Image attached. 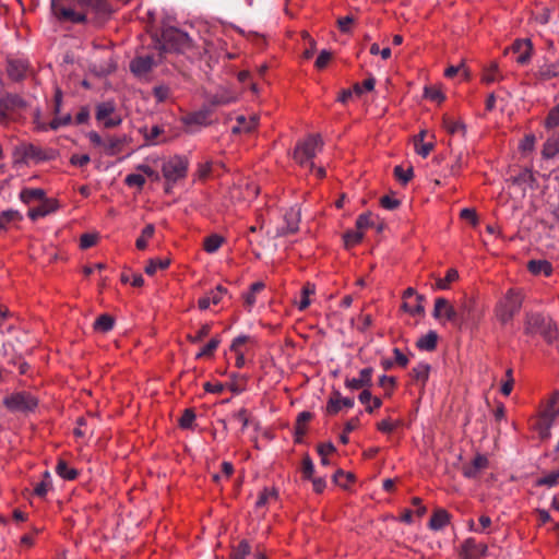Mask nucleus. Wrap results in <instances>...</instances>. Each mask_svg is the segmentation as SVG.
Instances as JSON below:
<instances>
[{"label":"nucleus","mask_w":559,"mask_h":559,"mask_svg":"<svg viewBox=\"0 0 559 559\" xmlns=\"http://www.w3.org/2000/svg\"><path fill=\"white\" fill-rule=\"evenodd\" d=\"M195 420V413L192 408H186L179 419L182 429H190Z\"/></svg>","instance_id":"obj_54"},{"label":"nucleus","mask_w":559,"mask_h":559,"mask_svg":"<svg viewBox=\"0 0 559 559\" xmlns=\"http://www.w3.org/2000/svg\"><path fill=\"white\" fill-rule=\"evenodd\" d=\"M56 473L64 480H74L79 476L78 469L70 467L63 460L58 461Z\"/></svg>","instance_id":"obj_32"},{"label":"nucleus","mask_w":559,"mask_h":559,"mask_svg":"<svg viewBox=\"0 0 559 559\" xmlns=\"http://www.w3.org/2000/svg\"><path fill=\"white\" fill-rule=\"evenodd\" d=\"M474 301L472 299H464L459 307L460 323L468 320L472 317V307Z\"/></svg>","instance_id":"obj_55"},{"label":"nucleus","mask_w":559,"mask_h":559,"mask_svg":"<svg viewBox=\"0 0 559 559\" xmlns=\"http://www.w3.org/2000/svg\"><path fill=\"white\" fill-rule=\"evenodd\" d=\"M3 405L12 413L33 412L38 405V399L29 392L20 391L7 395Z\"/></svg>","instance_id":"obj_6"},{"label":"nucleus","mask_w":559,"mask_h":559,"mask_svg":"<svg viewBox=\"0 0 559 559\" xmlns=\"http://www.w3.org/2000/svg\"><path fill=\"white\" fill-rule=\"evenodd\" d=\"M162 45L166 51L186 52L192 47L189 35L176 27H166L162 32Z\"/></svg>","instance_id":"obj_4"},{"label":"nucleus","mask_w":559,"mask_h":559,"mask_svg":"<svg viewBox=\"0 0 559 559\" xmlns=\"http://www.w3.org/2000/svg\"><path fill=\"white\" fill-rule=\"evenodd\" d=\"M211 110L210 109H201L194 112H190L182 118V123L186 127L199 126L205 127L211 123Z\"/></svg>","instance_id":"obj_21"},{"label":"nucleus","mask_w":559,"mask_h":559,"mask_svg":"<svg viewBox=\"0 0 559 559\" xmlns=\"http://www.w3.org/2000/svg\"><path fill=\"white\" fill-rule=\"evenodd\" d=\"M559 75V63L544 64L538 70V76L542 80H550Z\"/></svg>","instance_id":"obj_44"},{"label":"nucleus","mask_w":559,"mask_h":559,"mask_svg":"<svg viewBox=\"0 0 559 559\" xmlns=\"http://www.w3.org/2000/svg\"><path fill=\"white\" fill-rule=\"evenodd\" d=\"M115 325V319L107 314H100L94 322V330L98 332H109Z\"/></svg>","instance_id":"obj_37"},{"label":"nucleus","mask_w":559,"mask_h":559,"mask_svg":"<svg viewBox=\"0 0 559 559\" xmlns=\"http://www.w3.org/2000/svg\"><path fill=\"white\" fill-rule=\"evenodd\" d=\"M211 324L209 323H205L203 325H201L194 334H188L187 335V338L189 342L191 343H200L202 342L211 332Z\"/></svg>","instance_id":"obj_49"},{"label":"nucleus","mask_w":559,"mask_h":559,"mask_svg":"<svg viewBox=\"0 0 559 559\" xmlns=\"http://www.w3.org/2000/svg\"><path fill=\"white\" fill-rule=\"evenodd\" d=\"M257 118L251 117L249 120L245 116L237 117V124L233 127L234 133L250 132L257 127Z\"/></svg>","instance_id":"obj_34"},{"label":"nucleus","mask_w":559,"mask_h":559,"mask_svg":"<svg viewBox=\"0 0 559 559\" xmlns=\"http://www.w3.org/2000/svg\"><path fill=\"white\" fill-rule=\"evenodd\" d=\"M312 414L310 412H301L298 414L295 424V441L301 442L302 437L307 432V424L311 420Z\"/></svg>","instance_id":"obj_25"},{"label":"nucleus","mask_w":559,"mask_h":559,"mask_svg":"<svg viewBox=\"0 0 559 559\" xmlns=\"http://www.w3.org/2000/svg\"><path fill=\"white\" fill-rule=\"evenodd\" d=\"M443 127L450 134L461 132L464 135L466 132L465 124L462 121H454L447 117L443 118Z\"/></svg>","instance_id":"obj_48"},{"label":"nucleus","mask_w":559,"mask_h":559,"mask_svg":"<svg viewBox=\"0 0 559 559\" xmlns=\"http://www.w3.org/2000/svg\"><path fill=\"white\" fill-rule=\"evenodd\" d=\"M73 5H79L80 9L83 7L82 0H51V11L52 14L59 12L64 9L72 8Z\"/></svg>","instance_id":"obj_46"},{"label":"nucleus","mask_w":559,"mask_h":559,"mask_svg":"<svg viewBox=\"0 0 559 559\" xmlns=\"http://www.w3.org/2000/svg\"><path fill=\"white\" fill-rule=\"evenodd\" d=\"M154 58L152 56H139L130 63L131 72L136 76L147 74L154 67Z\"/></svg>","instance_id":"obj_19"},{"label":"nucleus","mask_w":559,"mask_h":559,"mask_svg":"<svg viewBox=\"0 0 559 559\" xmlns=\"http://www.w3.org/2000/svg\"><path fill=\"white\" fill-rule=\"evenodd\" d=\"M506 381L501 385V393L506 396L510 395L513 390L514 379H513V370L512 368L507 369L506 371Z\"/></svg>","instance_id":"obj_60"},{"label":"nucleus","mask_w":559,"mask_h":559,"mask_svg":"<svg viewBox=\"0 0 559 559\" xmlns=\"http://www.w3.org/2000/svg\"><path fill=\"white\" fill-rule=\"evenodd\" d=\"M459 278V272L456 269H449L443 278H439L436 282V287L441 290H445L450 287V284Z\"/></svg>","instance_id":"obj_41"},{"label":"nucleus","mask_w":559,"mask_h":559,"mask_svg":"<svg viewBox=\"0 0 559 559\" xmlns=\"http://www.w3.org/2000/svg\"><path fill=\"white\" fill-rule=\"evenodd\" d=\"M219 344L221 338L218 336L212 337L209 343L203 346L201 350L195 355V358L200 359L202 357H212Z\"/></svg>","instance_id":"obj_43"},{"label":"nucleus","mask_w":559,"mask_h":559,"mask_svg":"<svg viewBox=\"0 0 559 559\" xmlns=\"http://www.w3.org/2000/svg\"><path fill=\"white\" fill-rule=\"evenodd\" d=\"M301 473H302V477L305 479H311L313 477L314 465H313V462H312V460L310 459L309 455H306L302 459Z\"/></svg>","instance_id":"obj_61"},{"label":"nucleus","mask_w":559,"mask_h":559,"mask_svg":"<svg viewBox=\"0 0 559 559\" xmlns=\"http://www.w3.org/2000/svg\"><path fill=\"white\" fill-rule=\"evenodd\" d=\"M536 138L534 134H526L520 142L519 148L522 153L532 152L535 147Z\"/></svg>","instance_id":"obj_63"},{"label":"nucleus","mask_w":559,"mask_h":559,"mask_svg":"<svg viewBox=\"0 0 559 559\" xmlns=\"http://www.w3.org/2000/svg\"><path fill=\"white\" fill-rule=\"evenodd\" d=\"M21 218V214L15 210L3 211L0 214V228H4L8 223L20 221Z\"/></svg>","instance_id":"obj_57"},{"label":"nucleus","mask_w":559,"mask_h":559,"mask_svg":"<svg viewBox=\"0 0 559 559\" xmlns=\"http://www.w3.org/2000/svg\"><path fill=\"white\" fill-rule=\"evenodd\" d=\"M316 293V285L312 283H306L301 288V298L297 305V308L302 311L310 305L309 297Z\"/></svg>","instance_id":"obj_38"},{"label":"nucleus","mask_w":559,"mask_h":559,"mask_svg":"<svg viewBox=\"0 0 559 559\" xmlns=\"http://www.w3.org/2000/svg\"><path fill=\"white\" fill-rule=\"evenodd\" d=\"M124 183L128 187H136L141 190L145 185V177L142 174H129L124 178Z\"/></svg>","instance_id":"obj_58"},{"label":"nucleus","mask_w":559,"mask_h":559,"mask_svg":"<svg viewBox=\"0 0 559 559\" xmlns=\"http://www.w3.org/2000/svg\"><path fill=\"white\" fill-rule=\"evenodd\" d=\"M423 301L424 296H416V299H414V301H404L402 308L405 312H408L412 316L423 314L425 311Z\"/></svg>","instance_id":"obj_35"},{"label":"nucleus","mask_w":559,"mask_h":559,"mask_svg":"<svg viewBox=\"0 0 559 559\" xmlns=\"http://www.w3.org/2000/svg\"><path fill=\"white\" fill-rule=\"evenodd\" d=\"M284 221L285 226H283L277 235L278 236H285L288 234H294L299 228V222H300V212L297 209L290 207L286 213L284 214Z\"/></svg>","instance_id":"obj_18"},{"label":"nucleus","mask_w":559,"mask_h":559,"mask_svg":"<svg viewBox=\"0 0 559 559\" xmlns=\"http://www.w3.org/2000/svg\"><path fill=\"white\" fill-rule=\"evenodd\" d=\"M489 465L488 457L484 454H476L471 463L462 466V474L466 478H477Z\"/></svg>","instance_id":"obj_13"},{"label":"nucleus","mask_w":559,"mask_h":559,"mask_svg":"<svg viewBox=\"0 0 559 559\" xmlns=\"http://www.w3.org/2000/svg\"><path fill=\"white\" fill-rule=\"evenodd\" d=\"M355 402L352 397H343L338 391H333L325 406V413L330 416L336 415L343 407L352 408Z\"/></svg>","instance_id":"obj_12"},{"label":"nucleus","mask_w":559,"mask_h":559,"mask_svg":"<svg viewBox=\"0 0 559 559\" xmlns=\"http://www.w3.org/2000/svg\"><path fill=\"white\" fill-rule=\"evenodd\" d=\"M189 169V160L186 156L175 155L166 160L162 166L163 177L166 180V192H169L170 187L177 181L187 177Z\"/></svg>","instance_id":"obj_3"},{"label":"nucleus","mask_w":559,"mask_h":559,"mask_svg":"<svg viewBox=\"0 0 559 559\" xmlns=\"http://www.w3.org/2000/svg\"><path fill=\"white\" fill-rule=\"evenodd\" d=\"M438 343V334L436 331H429L425 335L420 336L416 346L421 350L432 352L436 349Z\"/></svg>","instance_id":"obj_28"},{"label":"nucleus","mask_w":559,"mask_h":559,"mask_svg":"<svg viewBox=\"0 0 559 559\" xmlns=\"http://www.w3.org/2000/svg\"><path fill=\"white\" fill-rule=\"evenodd\" d=\"M52 488L49 472L44 473V479L38 483L34 488V493L40 498H44L47 492Z\"/></svg>","instance_id":"obj_45"},{"label":"nucleus","mask_w":559,"mask_h":559,"mask_svg":"<svg viewBox=\"0 0 559 559\" xmlns=\"http://www.w3.org/2000/svg\"><path fill=\"white\" fill-rule=\"evenodd\" d=\"M28 61L26 59L9 58L7 60V72L10 79L21 81L28 71Z\"/></svg>","instance_id":"obj_15"},{"label":"nucleus","mask_w":559,"mask_h":559,"mask_svg":"<svg viewBox=\"0 0 559 559\" xmlns=\"http://www.w3.org/2000/svg\"><path fill=\"white\" fill-rule=\"evenodd\" d=\"M432 316L437 320L444 319V321L461 325L459 311L445 298L439 297L435 300Z\"/></svg>","instance_id":"obj_8"},{"label":"nucleus","mask_w":559,"mask_h":559,"mask_svg":"<svg viewBox=\"0 0 559 559\" xmlns=\"http://www.w3.org/2000/svg\"><path fill=\"white\" fill-rule=\"evenodd\" d=\"M264 283L255 282L250 286L249 290L243 294L245 306L248 309H251L255 305L257 294L261 293L264 289Z\"/></svg>","instance_id":"obj_31"},{"label":"nucleus","mask_w":559,"mask_h":559,"mask_svg":"<svg viewBox=\"0 0 559 559\" xmlns=\"http://www.w3.org/2000/svg\"><path fill=\"white\" fill-rule=\"evenodd\" d=\"M276 498V492L273 489L264 488L257 499L255 506L258 508L264 507L271 499Z\"/></svg>","instance_id":"obj_59"},{"label":"nucleus","mask_w":559,"mask_h":559,"mask_svg":"<svg viewBox=\"0 0 559 559\" xmlns=\"http://www.w3.org/2000/svg\"><path fill=\"white\" fill-rule=\"evenodd\" d=\"M364 234L360 230H349L344 234V243L346 248L356 246L362 240Z\"/></svg>","instance_id":"obj_50"},{"label":"nucleus","mask_w":559,"mask_h":559,"mask_svg":"<svg viewBox=\"0 0 559 559\" xmlns=\"http://www.w3.org/2000/svg\"><path fill=\"white\" fill-rule=\"evenodd\" d=\"M155 227L153 224H147L135 241V247L139 250H145L147 248L148 240L154 236Z\"/></svg>","instance_id":"obj_39"},{"label":"nucleus","mask_w":559,"mask_h":559,"mask_svg":"<svg viewBox=\"0 0 559 559\" xmlns=\"http://www.w3.org/2000/svg\"><path fill=\"white\" fill-rule=\"evenodd\" d=\"M46 198V192L40 188H25L20 192V199L23 203L29 204L33 201H41Z\"/></svg>","instance_id":"obj_29"},{"label":"nucleus","mask_w":559,"mask_h":559,"mask_svg":"<svg viewBox=\"0 0 559 559\" xmlns=\"http://www.w3.org/2000/svg\"><path fill=\"white\" fill-rule=\"evenodd\" d=\"M358 400L361 404L366 405V412L369 414L382 405V400L378 396H372L370 389L362 390L358 395Z\"/></svg>","instance_id":"obj_24"},{"label":"nucleus","mask_w":559,"mask_h":559,"mask_svg":"<svg viewBox=\"0 0 559 559\" xmlns=\"http://www.w3.org/2000/svg\"><path fill=\"white\" fill-rule=\"evenodd\" d=\"M251 547L247 540H241L233 550V559H246Z\"/></svg>","instance_id":"obj_56"},{"label":"nucleus","mask_w":559,"mask_h":559,"mask_svg":"<svg viewBox=\"0 0 559 559\" xmlns=\"http://www.w3.org/2000/svg\"><path fill=\"white\" fill-rule=\"evenodd\" d=\"M559 485V469L557 472L549 473L544 477L536 480V486L555 487Z\"/></svg>","instance_id":"obj_51"},{"label":"nucleus","mask_w":559,"mask_h":559,"mask_svg":"<svg viewBox=\"0 0 559 559\" xmlns=\"http://www.w3.org/2000/svg\"><path fill=\"white\" fill-rule=\"evenodd\" d=\"M333 480L336 485L347 488L348 484L355 480V476L352 473H346L343 469H337L333 475Z\"/></svg>","instance_id":"obj_47"},{"label":"nucleus","mask_w":559,"mask_h":559,"mask_svg":"<svg viewBox=\"0 0 559 559\" xmlns=\"http://www.w3.org/2000/svg\"><path fill=\"white\" fill-rule=\"evenodd\" d=\"M84 14H87V23L93 26L105 25L112 16L115 9L108 0H82Z\"/></svg>","instance_id":"obj_2"},{"label":"nucleus","mask_w":559,"mask_h":559,"mask_svg":"<svg viewBox=\"0 0 559 559\" xmlns=\"http://www.w3.org/2000/svg\"><path fill=\"white\" fill-rule=\"evenodd\" d=\"M487 546L476 543L474 538H467L463 542L460 549L461 559H479L485 556Z\"/></svg>","instance_id":"obj_10"},{"label":"nucleus","mask_w":559,"mask_h":559,"mask_svg":"<svg viewBox=\"0 0 559 559\" xmlns=\"http://www.w3.org/2000/svg\"><path fill=\"white\" fill-rule=\"evenodd\" d=\"M72 122V117L70 114H67L62 117H55L50 122H49V128L51 130H57L61 127H66V126H69L70 123Z\"/></svg>","instance_id":"obj_62"},{"label":"nucleus","mask_w":559,"mask_h":559,"mask_svg":"<svg viewBox=\"0 0 559 559\" xmlns=\"http://www.w3.org/2000/svg\"><path fill=\"white\" fill-rule=\"evenodd\" d=\"M372 376L373 369L371 367H367L359 371L358 378H346L344 384L352 391L370 389L372 386Z\"/></svg>","instance_id":"obj_11"},{"label":"nucleus","mask_w":559,"mask_h":559,"mask_svg":"<svg viewBox=\"0 0 559 559\" xmlns=\"http://www.w3.org/2000/svg\"><path fill=\"white\" fill-rule=\"evenodd\" d=\"M522 307V298L513 289L508 290L504 298L496 306V317L502 323L507 324L519 313Z\"/></svg>","instance_id":"obj_5"},{"label":"nucleus","mask_w":559,"mask_h":559,"mask_svg":"<svg viewBox=\"0 0 559 559\" xmlns=\"http://www.w3.org/2000/svg\"><path fill=\"white\" fill-rule=\"evenodd\" d=\"M116 111V105L112 100L99 103L96 106L95 118L104 122L105 128H115L121 123L120 117H111Z\"/></svg>","instance_id":"obj_9"},{"label":"nucleus","mask_w":559,"mask_h":559,"mask_svg":"<svg viewBox=\"0 0 559 559\" xmlns=\"http://www.w3.org/2000/svg\"><path fill=\"white\" fill-rule=\"evenodd\" d=\"M543 124L547 132L559 131V103L549 110Z\"/></svg>","instance_id":"obj_33"},{"label":"nucleus","mask_w":559,"mask_h":559,"mask_svg":"<svg viewBox=\"0 0 559 559\" xmlns=\"http://www.w3.org/2000/svg\"><path fill=\"white\" fill-rule=\"evenodd\" d=\"M511 50L518 55L515 60L519 64H526L532 56V41L530 39H516L512 44Z\"/></svg>","instance_id":"obj_17"},{"label":"nucleus","mask_w":559,"mask_h":559,"mask_svg":"<svg viewBox=\"0 0 559 559\" xmlns=\"http://www.w3.org/2000/svg\"><path fill=\"white\" fill-rule=\"evenodd\" d=\"M59 207L58 201L56 199L45 198L40 201V204L36 207L29 209L27 215L32 221H36L39 217H44L48 214L56 212Z\"/></svg>","instance_id":"obj_16"},{"label":"nucleus","mask_w":559,"mask_h":559,"mask_svg":"<svg viewBox=\"0 0 559 559\" xmlns=\"http://www.w3.org/2000/svg\"><path fill=\"white\" fill-rule=\"evenodd\" d=\"M224 242V238L217 234H212L204 238L203 249L207 253H215Z\"/></svg>","instance_id":"obj_36"},{"label":"nucleus","mask_w":559,"mask_h":559,"mask_svg":"<svg viewBox=\"0 0 559 559\" xmlns=\"http://www.w3.org/2000/svg\"><path fill=\"white\" fill-rule=\"evenodd\" d=\"M323 141L320 134H309L306 139L298 142L294 150V159L302 167L310 170L314 168L312 159L322 150Z\"/></svg>","instance_id":"obj_1"},{"label":"nucleus","mask_w":559,"mask_h":559,"mask_svg":"<svg viewBox=\"0 0 559 559\" xmlns=\"http://www.w3.org/2000/svg\"><path fill=\"white\" fill-rule=\"evenodd\" d=\"M430 365L427 362L417 364L411 371V377L414 381L424 388L429 379Z\"/></svg>","instance_id":"obj_26"},{"label":"nucleus","mask_w":559,"mask_h":559,"mask_svg":"<svg viewBox=\"0 0 559 559\" xmlns=\"http://www.w3.org/2000/svg\"><path fill=\"white\" fill-rule=\"evenodd\" d=\"M451 515L444 509H437L428 523L429 528L432 531H440L450 523Z\"/></svg>","instance_id":"obj_23"},{"label":"nucleus","mask_w":559,"mask_h":559,"mask_svg":"<svg viewBox=\"0 0 559 559\" xmlns=\"http://www.w3.org/2000/svg\"><path fill=\"white\" fill-rule=\"evenodd\" d=\"M53 15L61 22H70L73 24L87 23V14H84V10L80 9L79 5L61 10L53 13Z\"/></svg>","instance_id":"obj_14"},{"label":"nucleus","mask_w":559,"mask_h":559,"mask_svg":"<svg viewBox=\"0 0 559 559\" xmlns=\"http://www.w3.org/2000/svg\"><path fill=\"white\" fill-rule=\"evenodd\" d=\"M502 75L500 74L498 64L492 62L488 68L484 70L483 81L487 84L500 81Z\"/></svg>","instance_id":"obj_42"},{"label":"nucleus","mask_w":559,"mask_h":559,"mask_svg":"<svg viewBox=\"0 0 559 559\" xmlns=\"http://www.w3.org/2000/svg\"><path fill=\"white\" fill-rule=\"evenodd\" d=\"M527 269L534 275L549 276L552 273V265L547 260H531L527 263Z\"/></svg>","instance_id":"obj_27"},{"label":"nucleus","mask_w":559,"mask_h":559,"mask_svg":"<svg viewBox=\"0 0 559 559\" xmlns=\"http://www.w3.org/2000/svg\"><path fill=\"white\" fill-rule=\"evenodd\" d=\"M124 141L118 136H108L104 142V152L108 156H114L122 151Z\"/></svg>","instance_id":"obj_30"},{"label":"nucleus","mask_w":559,"mask_h":559,"mask_svg":"<svg viewBox=\"0 0 559 559\" xmlns=\"http://www.w3.org/2000/svg\"><path fill=\"white\" fill-rule=\"evenodd\" d=\"M524 329L526 334H540L545 337L552 335L551 321L542 313H527Z\"/></svg>","instance_id":"obj_7"},{"label":"nucleus","mask_w":559,"mask_h":559,"mask_svg":"<svg viewBox=\"0 0 559 559\" xmlns=\"http://www.w3.org/2000/svg\"><path fill=\"white\" fill-rule=\"evenodd\" d=\"M540 154L545 159H551L559 154V131L548 132Z\"/></svg>","instance_id":"obj_20"},{"label":"nucleus","mask_w":559,"mask_h":559,"mask_svg":"<svg viewBox=\"0 0 559 559\" xmlns=\"http://www.w3.org/2000/svg\"><path fill=\"white\" fill-rule=\"evenodd\" d=\"M141 132L148 144H156V139L164 130L159 126H153L150 130L147 128L142 129Z\"/></svg>","instance_id":"obj_53"},{"label":"nucleus","mask_w":559,"mask_h":559,"mask_svg":"<svg viewBox=\"0 0 559 559\" xmlns=\"http://www.w3.org/2000/svg\"><path fill=\"white\" fill-rule=\"evenodd\" d=\"M226 293L227 289L218 285L215 289H212L198 300L199 308L206 310L211 305H218Z\"/></svg>","instance_id":"obj_22"},{"label":"nucleus","mask_w":559,"mask_h":559,"mask_svg":"<svg viewBox=\"0 0 559 559\" xmlns=\"http://www.w3.org/2000/svg\"><path fill=\"white\" fill-rule=\"evenodd\" d=\"M169 259H151L148 260L144 271L147 275L153 276L157 270H165L169 266Z\"/></svg>","instance_id":"obj_40"},{"label":"nucleus","mask_w":559,"mask_h":559,"mask_svg":"<svg viewBox=\"0 0 559 559\" xmlns=\"http://www.w3.org/2000/svg\"><path fill=\"white\" fill-rule=\"evenodd\" d=\"M394 176L402 185H406L412 180L414 171L412 167L404 169L402 166H395Z\"/></svg>","instance_id":"obj_52"},{"label":"nucleus","mask_w":559,"mask_h":559,"mask_svg":"<svg viewBox=\"0 0 559 559\" xmlns=\"http://www.w3.org/2000/svg\"><path fill=\"white\" fill-rule=\"evenodd\" d=\"M331 59H332V52L324 49V50L320 51V53L314 62V66L318 70H322L328 66V63L331 61Z\"/></svg>","instance_id":"obj_64"}]
</instances>
